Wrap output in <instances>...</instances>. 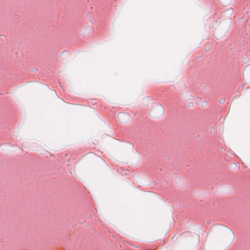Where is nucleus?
I'll return each instance as SVG.
<instances>
[{
	"label": "nucleus",
	"mask_w": 250,
	"mask_h": 250,
	"mask_svg": "<svg viewBox=\"0 0 250 250\" xmlns=\"http://www.w3.org/2000/svg\"><path fill=\"white\" fill-rule=\"evenodd\" d=\"M216 233L221 236L226 242L228 243L229 245L232 244L234 239V232L230 229L227 227H218L216 229Z\"/></svg>",
	"instance_id": "nucleus-1"
},
{
	"label": "nucleus",
	"mask_w": 250,
	"mask_h": 250,
	"mask_svg": "<svg viewBox=\"0 0 250 250\" xmlns=\"http://www.w3.org/2000/svg\"><path fill=\"white\" fill-rule=\"evenodd\" d=\"M124 114H122V113L119 114L118 115V117H119V118L120 119L121 117L122 116H124Z\"/></svg>",
	"instance_id": "nucleus-2"
}]
</instances>
